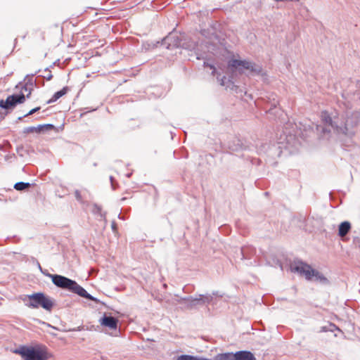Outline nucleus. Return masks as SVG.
Instances as JSON below:
<instances>
[{
    "mask_svg": "<svg viewBox=\"0 0 360 360\" xmlns=\"http://www.w3.org/2000/svg\"><path fill=\"white\" fill-rule=\"evenodd\" d=\"M36 74H37V72H35L34 74H32L31 75H27L25 78V84L33 88V86L35 85V82L33 80V77Z\"/></svg>",
    "mask_w": 360,
    "mask_h": 360,
    "instance_id": "5701e85b",
    "label": "nucleus"
},
{
    "mask_svg": "<svg viewBox=\"0 0 360 360\" xmlns=\"http://www.w3.org/2000/svg\"><path fill=\"white\" fill-rule=\"evenodd\" d=\"M227 70L231 74L229 78H227L224 75L221 77L220 74L217 76V79L220 84L221 86H226L227 87L229 86V85H227L228 83L233 84L234 75L245 74L246 71L248 72V75H261L262 77L266 75L262 65L248 60L231 59L227 63Z\"/></svg>",
    "mask_w": 360,
    "mask_h": 360,
    "instance_id": "f03ea898",
    "label": "nucleus"
},
{
    "mask_svg": "<svg viewBox=\"0 0 360 360\" xmlns=\"http://www.w3.org/2000/svg\"><path fill=\"white\" fill-rule=\"evenodd\" d=\"M284 138L281 136L279 141L263 143L257 149L259 154L263 153L266 155V161L268 164L273 166L276 165V159L281 155L283 150H289L291 153L292 151L291 148H297L300 143L295 135L289 134H284Z\"/></svg>",
    "mask_w": 360,
    "mask_h": 360,
    "instance_id": "7ed1b4c3",
    "label": "nucleus"
},
{
    "mask_svg": "<svg viewBox=\"0 0 360 360\" xmlns=\"http://www.w3.org/2000/svg\"><path fill=\"white\" fill-rule=\"evenodd\" d=\"M25 91H28V94H27L26 97L27 98H29L30 95L31 94V91L32 90V87L30 86H27V85H24L22 88Z\"/></svg>",
    "mask_w": 360,
    "mask_h": 360,
    "instance_id": "cd10ccee",
    "label": "nucleus"
},
{
    "mask_svg": "<svg viewBox=\"0 0 360 360\" xmlns=\"http://www.w3.org/2000/svg\"><path fill=\"white\" fill-rule=\"evenodd\" d=\"M75 198L76 199L82 202V195L80 193V192L78 191V190H76L75 192Z\"/></svg>",
    "mask_w": 360,
    "mask_h": 360,
    "instance_id": "c85d7f7f",
    "label": "nucleus"
},
{
    "mask_svg": "<svg viewBox=\"0 0 360 360\" xmlns=\"http://www.w3.org/2000/svg\"><path fill=\"white\" fill-rule=\"evenodd\" d=\"M226 146L231 152H239L248 149V146L243 140L238 137H233L231 140L227 142Z\"/></svg>",
    "mask_w": 360,
    "mask_h": 360,
    "instance_id": "f8f14e48",
    "label": "nucleus"
},
{
    "mask_svg": "<svg viewBox=\"0 0 360 360\" xmlns=\"http://www.w3.org/2000/svg\"><path fill=\"white\" fill-rule=\"evenodd\" d=\"M212 302V295L210 294L198 295L196 297H193L192 302L188 305V309H191L197 307L198 306H204L210 304Z\"/></svg>",
    "mask_w": 360,
    "mask_h": 360,
    "instance_id": "9d476101",
    "label": "nucleus"
},
{
    "mask_svg": "<svg viewBox=\"0 0 360 360\" xmlns=\"http://www.w3.org/2000/svg\"><path fill=\"white\" fill-rule=\"evenodd\" d=\"M278 104V101H274V103H272V105H274V107H276Z\"/></svg>",
    "mask_w": 360,
    "mask_h": 360,
    "instance_id": "f704fd0d",
    "label": "nucleus"
},
{
    "mask_svg": "<svg viewBox=\"0 0 360 360\" xmlns=\"http://www.w3.org/2000/svg\"><path fill=\"white\" fill-rule=\"evenodd\" d=\"M91 212H93V214L99 216L101 219H103L105 221V222H106V213L103 212L102 207L100 205H98V204H94Z\"/></svg>",
    "mask_w": 360,
    "mask_h": 360,
    "instance_id": "6ab92c4d",
    "label": "nucleus"
},
{
    "mask_svg": "<svg viewBox=\"0 0 360 360\" xmlns=\"http://www.w3.org/2000/svg\"><path fill=\"white\" fill-rule=\"evenodd\" d=\"M68 91V86H65L63 87L61 90L58 91H56L53 95V96L51 97V98H50L48 101H47V103H54L56 102L58 99H59L60 97H62L63 96H64L65 94H67Z\"/></svg>",
    "mask_w": 360,
    "mask_h": 360,
    "instance_id": "f3484780",
    "label": "nucleus"
},
{
    "mask_svg": "<svg viewBox=\"0 0 360 360\" xmlns=\"http://www.w3.org/2000/svg\"><path fill=\"white\" fill-rule=\"evenodd\" d=\"M111 227H112V231H115V230L117 229V224H116L115 221L112 222Z\"/></svg>",
    "mask_w": 360,
    "mask_h": 360,
    "instance_id": "2f4dec72",
    "label": "nucleus"
},
{
    "mask_svg": "<svg viewBox=\"0 0 360 360\" xmlns=\"http://www.w3.org/2000/svg\"><path fill=\"white\" fill-rule=\"evenodd\" d=\"M40 128L41 129V131H43L44 130L53 129L55 128V127L52 124H40Z\"/></svg>",
    "mask_w": 360,
    "mask_h": 360,
    "instance_id": "a878e982",
    "label": "nucleus"
},
{
    "mask_svg": "<svg viewBox=\"0 0 360 360\" xmlns=\"http://www.w3.org/2000/svg\"><path fill=\"white\" fill-rule=\"evenodd\" d=\"M176 360H215V358L209 359V358H205V357H201V356H198L182 354L179 356H178Z\"/></svg>",
    "mask_w": 360,
    "mask_h": 360,
    "instance_id": "a211bd4d",
    "label": "nucleus"
},
{
    "mask_svg": "<svg viewBox=\"0 0 360 360\" xmlns=\"http://www.w3.org/2000/svg\"><path fill=\"white\" fill-rule=\"evenodd\" d=\"M23 360H47L50 357L48 349L45 346H20L15 350Z\"/></svg>",
    "mask_w": 360,
    "mask_h": 360,
    "instance_id": "423d86ee",
    "label": "nucleus"
},
{
    "mask_svg": "<svg viewBox=\"0 0 360 360\" xmlns=\"http://www.w3.org/2000/svg\"><path fill=\"white\" fill-rule=\"evenodd\" d=\"M290 269L292 272H297L304 276L308 281H313L323 285L329 283L328 279L323 274L313 269L311 266L300 260H295L292 262Z\"/></svg>",
    "mask_w": 360,
    "mask_h": 360,
    "instance_id": "39448f33",
    "label": "nucleus"
},
{
    "mask_svg": "<svg viewBox=\"0 0 360 360\" xmlns=\"http://www.w3.org/2000/svg\"><path fill=\"white\" fill-rule=\"evenodd\" d=\"M319 128H321V127L317 126V129H319Z\"/></svg>",
    "mask_w": 360,
    "mask_h": 360,
    "instance_id": "58836bf2",
    "label": "nucleus"
},
{
    "mask_svg": "<svg viewBox=\"0 0 360 360\" xmlns=\"http://www.w3.org/2000/svg\"><path fill=\"white\" fill-rule=\"evenodd\" d=\"M51 281L58 288L67 290L89 300L97 301L96 297L88 293L86 290L75 281L58 274H54L51 276Z\"/></svg>",
    "mask_w": 360,
    "mask_h": 360,
    "instance_id": "20e7f679",
    "label": "nucleus"
},
{
    "mask_svg": "<svg viewBox=\"0 0 360 360\" xmlns=\"http://www.w3.org/2000/svg\"><path fill=\"white\" fill-rule=\"evenodd\" d=\"M214 358L215 360H236L235 354L232 352L218 354Z\"/></svg>",
    "mask_w": 360,
    "mask_h": 360,
    "instance_id": "aec40b11",
    "label": "nucleus"
},
{
    "mask_svg": "<svg viewBox=\"0 0 360 360\" xmlns=\"http://www.w3.org/2000/svg\"><path fill=\"white\" fill-rule=\"evenodd\" d=\"M243 259H250L256 253V250L251 245H246L240 249Z\"/></svg>",
    "mask_w": 360,
    "mask_h": 360,
    "instance_id": "2eb2a0df",
    "label": "nucleus"
},
{
    "mask_svg": "<svg viewBox=\"0 0 360 360\" xmlns=\"http://www.w3.org/2000/svg\"><path fill=\"white\" fill-rule=\"evenodd\" d=\"M27 298L29 302L26 303V306L30 308L36 309L41 307L45 310L51 311L54 305L53 300L43 292L28 295Z\"/></svg>",
    "mask_w": 360,
    "mask_h": 360,
    "instance_id": "0eeeda50",
    "label": "nucleus"
},
{
    "mask_svg": "<svg viewBox=\"0 0 360 360\" xmlns=\"http://www.w3.org/2000/svg\"><path fill=\"white\" fill-rule=\"evenodd\" d=\"M199 46L201 48L205 47L207 49V52L215 55L217 53V46L214 43L211 42L210 40H205L202 41L200 45L198 44H195L193 49L195 50V53L196 54V58L198 60L202 59L205 60L203 63L204 67H209L212 71V75H215L217 74V69L212 63H210L206 59L207 56H204V53H198Z\"/></svg>",
    "mask_w": 360,
    "mask_h": 360,
    "instance_id": "6e6552de",
    "label": "nucleus"
},
{
    "mask_svg": "<svg viewBox=\"0 0 360 360\" xmlns=\"http://www.w3.org/2000/svg\"><path fill=\"white\" fill-rule=\"evenodd\" d=\"M192 300H193V296H188V297H180L177 302L179 303H185L186 308L188 309V305L191 302H192Z\"/></svg>",
    "mask_w": 360,
    "mask_h": 360,
    "instance_id": "b1692460",
    "label": "nucleus"
},
{
    "mask_svg": "<svg viewBox=\"0 0 360 360\" xmlns=\"http://www.w3.org/2000/svg\"><path fill=\"white\" fill-rule=\"evenodd\" d=\"M53 76L51 74V72H49L47 75L44 76V78L46 79V80H51L52 79Z\"/></svg>",
    "mask_w": 360,
    "mask_h": 360,
    "instance_id": "7c9ffc66",
    "label": "nucleus"
},
{
    "mask_svg": "<svg viewBox=\"0 0 360 360\" xmlns=\"http://www.w3.org/2000/svg\"><path fill=\"white\" fill-rule=\"evenodd\" d=\"M39 110H40V107L34 108L32 109L31 110H30L27 113L24 115L23 117H27L28 115H33L34 113L39 111ZM22 118V117H19L18 120H20Z\"/></svg>",
    "mask_w": 360,
    "mask_h": 360,
    "instance_id": "bb28decb",
    "label": "nucleus"
},
{
    "mask_svg": "<svg viewBox=\"0 0 360 360\" xmlns=\"http://www.w3.org/2000/svg\"><path fill=\"white\" fill-rule=\"evenodd\" d=\"M321 118L324 124V127H321V131L323 134L330 133L333 130L337 134L352 137L355 135L356 128L360 123V112H346L339 122L338 118L333 120L327 111H323Z\"/></svg>",
    "mask_w": 360,
    "mask_h": 360,
    "instance_id": "f257e3e1",
    "label": "nucleus"
},
{
    "mask_svg": "<svg viewBox=\"0 0 360 360\" xmlns=\"http://www.w3.org/2000/svg\"><path fill=\"white\" fill-rule=\"evenodd\" d=\"M131 173H129V174H127V176L128 178H129V177L131 176Z\"/></svg>",
    "mask_w": 360,
    "mask_h": 360,
    "instance_id": "e433bc0d",
    "label": "nucleus"
},
{
    "mask_svg": "<svg viewBox=\"0 0 360 360\" xmlns=\"http://www.w3.org/2000/svg\"><path fill=\"white\" fill-rule=\"evenodd\" d=\"M25 101V95L21 93L8 96L6 100H0V108L5 110L14 108L17 104L22 103Z\"/></svg>",
    "mask_w": 360,
    "mask_h": 360,
    "instance_id": "1a4fd4ad",
    "label": "nucleus"
},
{
    "mask_svg": "<svg viewBox=\"0 0 360 360\" xmlns=\"http://www.w3.org/2000/svg\"><path fill=\"white\" fill-rule=\"evenodd\" d=\"M236 360H256L254 354L246 350L238 351L235 353Z\"/></svg>",
    "mask_w": 360,
    "mask_h": 360,
    "instance_id": "4468645a",
    "label": "nucleus"
},
{
    "mask_svg": "<svg viewBox=\"0 0 360 360\" xmlns=\"http://www.w3.org/2000/svg\"><path fill=\"white\" fill-rule=\"evenodd\" d=\"M23 132L25 134H30V133H34V132L40 133V132H41V129L40 128V124L37 127L32 126V127H25L23 129Z\"/></svg>",
    "mask_w": 360,
    "mask_h": 360,
    "instance_id": "4be33fe9",
    "label": "nucleus"
},
{
    "mask_svg": "<svg viewBox=\"0 0 360 360\" xmlns=\"http://www.w3.org/2000/svg\"><path fill=\"white\" fill-rule=\"evenodd\" d=\"M30 183H25V182H18L15 184L14 188L17 191H24L28 188H30Z\"/></svg>",
    "mask_w": 360,
    "mask_h": 360,
    "instance_id": "412c9836",
    "label": "nucleus"
},
{
    "mask_svg": "<svg viewBox=\"0 0 360 360\" xmlns=\"http://www.w3.org/2000/svg\"><path fill=\"white\" fill-rule=\"evenodd\" d=\"M162 44L167 49H172L180 46L181 40L176 33L171 32L163 39Z\"/></svg>",
    "mask_w": 360,
    "mask_h": 360,
    "instance_id": "9b49d317",
    "label": "nucleus"
},
{
    "mask_svg": "<svg viewBox=\"0 0 360 360\" xmlns=\"http://www.w3.org/2000/svg\"><path fill=\"white\" fill-rule=\"evenodd\" d=\"M351 229V224L349 221H343L340 223L338 228V235L341 238L345 236Z\"/></svg>",
    "mask_w": 360,
    "mask_h": 360,
    "instance_id": "dca6fc26",
    "label": "nucleus"
},
{
    "mask_svg": "<svg viewBox=\"0 0 360 360\" xmlns=\"http://www.w3.org/2000/svg\"><path fill=\"white\" fill-rule=\"evenodd\" d=\"M210 295H212V300L214 299V296H219V297H221V295H219V292L218 291H214L212 292V294H210Z\"/></svg>",
    "mask_w": 360,
    "mask_h": 360,
    "instance_id": "473e14b6",
    "label": "nucleus"
},
{
    "mask_svg": "<svg viewBox=\"0 0 360 360\" xmlns=\"http://www.w3.org/2000/svg\"><path fill=\"white\" fill-rule=\"evenodd\" d=\"M37 267L39 268V269L40 270L41 272L44 270L41 268V264H39V262L38 261H37Z\"/></svg>",
    "mask_w": 360,
    "mask_h": 360,
    "instance_id": "72a5a7b5",
    "label": "nucleus"
},
{
    "mask_svg": "<svg viewBox=\"0 0 360 360\" xmlns=\"http://www.w3.org/2000/svg\"><path fill=\"white\" fill-rule=\"evenodd\" d=\"M118 217H119L120 219H122V218L121 217V216H120V214H118Z\"/></svg>",
    "mask_w": 360,
    "mask_h": 360,
    "instance_id": "4c0bfd02",
    "label": "nucleus"
},
{
    "mask_svg": "<svg viewBox=\"0 0 360 360\" xmlns=\"http://www.w3.org/2000/svg\"><path fill=\"white\" fill-rule=\"evenodd\" d=\"M110 182H111L112 186H113V177H112V176H110Z\"/></svg>",
    "mask_w": 360,
    "mask_h": 360,
    "instance_id": "c9c22d12",
    "label": "nucleus"
},
{
    "mask_svg": "<svg viewBox=\"0 0 360 360\" xmlns=\"http://www.w3.org/2000/svg\"><path fill=\"white\" fill-rule=\"evenodd\" d=\"M41 273H42L44 276H47V277H49V278H51V276H53L54 275V274H49V273L48 272V271H47V270H43V271H41Z\"/></svg>",
    "mask_w": 360,
    "mask_h": 360,
    "instance_id": "c756f323",
    "label": "nucleus"
},
{
    "mask_svg": "<svg viewBox=\"0 0 360 360\" xmlns=\"http://www.w3.org/2000/svg\"><path fill=\"white\" fill-rule=\"evenodd\" d=\"M99 323L102 326L116 330L118 325V319L115 317L108 316L106 314L100 319Z\"/></svg>",
    "mask_w": 360,
    "mask_h": 360,
    "instance_id": "ddd939ff",
    "label": "nucleus"
},
{
    "mask_svg": "<svg viewBox=\"0 0 360 360\" xmlns=\"http://www.w3.org/2000/svg\"><path fill=\"white\" fill-rule=\"evenodd\" d=\"M335 330H339V328L333 323H330L328 326H323L321 327V332H327V331H331L333 332Z\"/></svg>",
    "mask_w": 360,
    "mask_h": 360,
    "instance_id": "393cba45",
    "label": "nucleus"
}]
</instances>
